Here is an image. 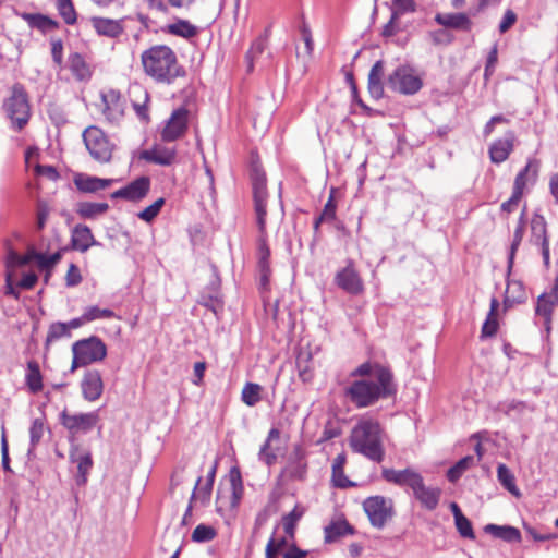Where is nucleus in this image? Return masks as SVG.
<instances>
[{
	"label": "nucleus",
	"instance_id": "obj_3",
	"mask_svg": "<svg viewBox=\"0 0 558 558\" xmlns=\"http://www.w3.org/2000/svg\"><path fill=\"white\" fill-rule=\"evenodd\" d=\"M384 432L376 420L362 417L352 428L350 447L372 461L380 462L385 457Z\"/></svg>",
	"mask_w": 558,
	"mask_h": 558
},
{
	"label": "nucleus",
	"instance_id": "obj_8",
	"mask_svg": "<svg viewBox=\"0 0 558 558\" xmlns=\"http://www.w3.org/2000/svg\"><path fill=\"white\" fill-rule=\"evenodd\" d=\"M84 144L90 156L98 162L110 161L113 146L97 126H88L83 133Z\"/></svg>",
	"mask_w": 558,
	"mask_h": 558
},
{
	"label": "nucleus",
	"instance_id": "obj_49",
	"mask_svg": "<svg viewBox=\"0 0 558 558\" xmlns=\"http://www.w3.org/2000/svg\"><path fill=\"white\" fill-rule=\"evenodd\" d=\"M114 313L109 308H100L98 306H89L84 311V319L93 322L96 319L112 318Z\"/></svg>",
	"mask_w": 558,
	"mask_h": 558
},
{
	"label": "nucleus",
	"instance_id": "obj_15",
	"mask_svg": "<svg viewBox=\"0 0 558 558\" xmlns=\"http://www.w3.org/2000/svg\"><path fill=\"white\" fill-rule=\"evenodd\" d=\"M70 461L77 466V485H84L87 482V474L93 466L90 452L78 445H73L70 450Z\"/></svg>",
	"mask_w": 558,
	"mask_h": 558
},
{
	"label": "nucleus",
	"instance_id": "obj_28",
	"mask_svg": "<svg viewBox=\"0 0 558 558\" xmlns=\"http://www.w3.org/2000/svg\"><path fill=\"white\" fill-rule=\"evenodd\" d=\"M558 304V295L557 292L543 293L537 299L536 304V314L543 316L546 320V324L549 325L551 313L556 305ZM549 328V326H547Z\"/></svg>",
	"mask_w": 558,
	"mask_h": 558
},
{
	"label": "nucleus",
	"instance_id": "obj_33",
	"mask_svg": "<svg viewBox=\"0 0 558 558\" xmlns=\"http://www.w3.org/2000/svg\"><path fill=\"white\" fill-rule=\"evenodd\" d=\"M498 307H499L498 300L496 298H492L489 313H488L487 318L484 322L483 327H482V335L484 337H492V336L496 335V332L498 330V322L496 318Z\"/></svg>",
	"mask_w": 558,
	"mask_h": 558
},
{
	"label": "nucleus",
	"instance_id": "obj_34",
	"mask_svg": "<svg viewBox=\"0 0 558 558\" xmlns=\"http://www.w3.org/2000/svg\"><path fill=\"white\" fill-rule=\"evenodd\" d=\"M166 32L183 38H192L197 34V27L186 20H178L177 22L167 25Z\"/></svg>",
	"mask_w": 558,
	"mask_h": 558
},
{
	"label": "nucleus",
	"instance_id": "obj_30",
	"mask_svg": "<svg viewBox=\"0 0 558 558\" xmlns=\"http://www.w3.org/2000/svg\"><path fill=\"white\" fill-rule=\"evenodd\" d=\"M352 532V527L345 520L333 521L325 527V542L332 543Z\"/></svg>",
	"mask_w": 558,
	"mask_h": 558
},
{
	"label": "nucleus",
	"instance_id": "obj_27",
	"mask_svg": "<svg viewBox=\"0 0 558 558\" xmlns=\"http://www.w3.org/2000/svg\"><path fill=\"white\" fill-rule=\"evenodd\" d=\"M484 531L496 538H500L509 543H518L521 541L520 531L510 525L487 524L484 527Z\"/></svg>",
	"mask_w": 558,
	"mask_h": 558
},
{
	"label": "nucleus",
	"instance_id": "obj_5",
	"mask_svg": "<svg viewBox=\"0 0 558 558\" xmlns=\"http://www.w3.org/2000/svg\"><path fill=\"white\" fill-rule=\"evenodd\" d=\"M73 361L71 369L102 361L107 354L106 344L97 337L76 341L72 347Z\"/></svg>",
	"mask_w": 558,
	"mask_h": 558
},
{
	"label": "nucleus",
	"instance_id": "obj_36",
	"mask_svg": "<svg viewBox=\"0 0 558 558\" xmlns=\"http://www.w3.org/2000/svg\"><path fill=\"white\" fill-rule=\"evenodd\" d=\"M263 387L255 383H246L241 392V400L247 407H254L262 400Z\"/></svg>",
	"mask_w": 558,
	"mask_h": 558
},
{
	"label": "nucleus",
	"instance_id": "obj_54",
	"mask_svg": "<svg viewBox=\"0 0 558 558\" xmlns=\"http://www.w3.org/2000/svg\"><path fill=\"white\" fill-rule=\"evenodd\" d=\"M20 266H12L9 267L7 264V274H5V294L12 295L15 299H19V292L16 291L14 287V277H15V270Z\"/></svg>",
	"mask_w": 558,
	"mask_h": 558
},
{
	"label": "nucleus",
	"instance_id": "obj_51",
	"mask_svg": "<svg viewBox=\"0 0 558 558\" xmlns=\"http://www.w3.org/2000/svg\"><path fill=\"white\" fill-rule=\"evenodd\" d=\"M71 332L69 331V326L66 323H53L50 325L48 335H47V342L56 341L58 339H61L63 337H70Z\"/></svg>",
	"mask_w": 558,
	"mask_h": 558
},
{
	"label": "nucleus",
	"instance_id": "obj_57",
	"mask_svg": "<svg viewBox=\"0 0 558 558\" xmlns=\"http://www.w3.org/2000/svg\"><path fill=\"white\" fill-rule=\"evenodd\" d=\"M531 167H532V165L527 163L524 167V169L518 173V175L514 180V186H513V192L517 193V195H522L523 189L525 187V184H526V177L530 173Z\"/></svg>",
	"mask_w": 558,
	"mask_h": 558
},
{
	"label": "nucleus",
	"instance_id": "obj_17",
	"mask_svg": "<svg viewBox=\"0 0 558 558\" xmlns=\"http://www.w3.org/2000/svg\"><path fill=\"white\" fill-rule=\"evenodd\" d=\"M83 397L88 401H96L104 390V383L98 371L87 372L81 383Z\"/></svg>",
	"mask_w": 558,
	"mask_h": 558
},
{
	"label": "nucleus",
	"instance_id": "obj_55",
	"mask_svg": "<svg viewBox=\"0 0 558 558\" xmlns=\"http://www.w3.org/2000/svg\"><path fill=\"white\" fill-rule=\"evenodd\" d=\"M264 49H265V40L264 39L258 38L257 40L254 41L251 49L246 53L248 71H251L253 69L254 58L262 54Z\"/></svg>",
	"mask_w": 558,
	"mask_h": 558
},
{
	"label": "nucleus",
	"instance_id": "obj_22",
	"mask_svg": "<svg viewBox=\"0 0 558 558\" xmlns=\"http://www.w3.org/2000/svg\"><path fill=\"white\" fill-rule=\"evenodd\" d=\"M435 21L448 28L470 31L472 22L464 13H438Z\"/></svg>",
	"mask_w": 558,
	"mask_h": 558
},
{
	"label": "nucleus",
	"instance_id": "obj_48",
	"mask_svg": "<svg viewBox=\"0 0 558 558\" xmlns=\"http://www.w3.org/2000/svg\"><path fill=\"white\" fill-rule=\"evenodd\" d=\"M58 10L66 24L75 23L76 13L71 0H58Z\"/></svg>",
	"mask_w": 558,
	"mask_h": 558
},
{
	"label": "nucleus",
	"instance_id": "obj_10",
	"mask_svg": "<svg viewBox=\"0 0 558 558\" xmlns=\"http://www.w3.org/2000/svg\"><path fill=\"white\" fill-rule=\"evenodd\" d=\"M189 120L190 111L185 107L173 110L161 131V140L173 142L182 137L187 130Z\"/></svg>",
	"mask_w": 558,
	"mask_h": 558
},
{
	"label": "nucleus",
	"instance_id": "obj_2",
	"mask_svg": "<svg viewBox=\"0 0 558 558\" xmlns=\"http://www.w3.org/2000/svg\"><path fill=\"white\" fill-rule=\"evenodd\" d=\"M142 65L146 75L162 84H171L184 75L174 51L166 45H156L143 51Z\"/></svg>",
	"mask_w": 558,
	"mask_h": 558
},
{
	"label": "nucleus",
	"instance_id": "obj_18",
	"mask_svg": "<svg viewBox=\"0 0 558 558\" xmlns=\"http://www.w3.org/2000/svg\"><path fill=\"white\" fill-rule=\"evenodd\" d=\"M114 182V179H101L84 173L76 174L74 178L75 186L84 193H96L111 186Z\"/></svg>",
	"mask_w": 558,
	"mask_h": 558
},
{
	"label": "nucleus",
	"instance_id": "obj_11",
	"mask_svg": "<svg viewBox=\"0 0 558 558\" xmlns=\"http://www.w3.org/2000/svg\"><path fill=\"white\" fill-rule=\"evenodd\" d=\"M99 421L97 412L68 414L63 412L61 414L62 425L69 429L73 435L86 434L92 430Z\"/></svg>",
	"mask_w": 558,
	"mask_h": 558
},
{
	"label": "nucleus",
	"instance_id": "obj_58",
	"mask_svg": "<svg viewBox=\"0 0 558 558\" xmlns=\"http://www.w3.org/2000/svg\"><path fill=\"white\" fill-rule=\"evenodd\" d=\"M300 518H301V513H298L296 510L291 511L288 515H286L283 518V520H282L283 530L289 536H291V537L293 536L295 523Z\"/></svg>",
	"mask_w": 558,
	"mask_h": 558
},
{
	"label": "nucleus",
	"instance_id": "obj_20",
	"mask_svg": "<svg viewBox=\"0 0 558 558\" xmlns=\"http://www.w3.org/2000/svg\"><path fill=\"white\" fill-rule=\"evenodd\" d=\"M177 151L174 148L156 145L151 149L143 150L141 159L160 166H170L174 162Z\"/></svg>",
	"mask_w": 558,
	"mask_h": 558
},
{
	"label": "nucleus",
	"instance_id": "obj_52",
	"mask_svg": "<svg viewBox=\"0 0 558 558\" xmlns=\"http://www.w3.org/2000/svg\"><path fill=\"white\" fill-rule=\"evenodd\" d=\"M532 234L537 243L547 239L546 235V222L542 216H535L531 222Z\"/></svg>",
	"mask_w": 558,
	"mask_h": 558
},
{
	"label": "nucleus",
	"instance_id": "obj_23",
	"mask_svg": "<svg viewBox=\"0 0 558 558\" xmlns=\"http://www.w3.org/2000/svg\"><path fill=\"white\" fill-rule=\"evenodd\" d=\"M513 134L507 133L505 138L494 142L489 149L490 160L495 163L505 161L513 148Z\"/></svg>",
	"mask_w": 558,
	"mask_h": 558
},
{
	"label": "nucleus",
	"instance_id": "obj_6",
	"mask_svg": "<svg viewBox=\"0 0 558 558\" xmlns=\"http://www.w3.org/2000/svg\"><path fill=\"white\" fill-rule=\"evenodd\" d=\"M386 85L392 92L402 95H414L423 87V80L413 68L399 65L388 75Z\"/></svg>",
	"mask_w": 558,
	"mask_h": 558
},
{
	"label": "nucleus",
	"instance_id": "obj_21",
	"mask_svg": "<svg viewBox=\"0 0 558 558\" xmlns=\"http://www.w3.org/2000/svg\"><path fill=\"white\" fill-rule=\"evenodd\" d=\"M71 241L73 247L82 253L86 252L90 246L99 244L94 239L90 229L85 225L74 227Z\"/></svg>",
	"mask_w": 558,
	"mask_h": 558
},
{
	"label": "nucleus",
	"instance_id": "obj_62",
	"mask_svg": "<svg viewBox=\"0 0 558 558\" xmlns=\"http://www.w3.org/2000/svg\"><path fill=\"white\" fill-rule=\"evenodd\" d=\"M517 21V15L512 10H507L499 24L500 33H506Z\"/></svg>",
	"mask_w": 558,
	"mask_h": 558
},
{
	"label": "nucleus",
	"instance_id": "obj_41",
	"mask_svg": "<svg viewBox=\"0 0 558 558\" xmlns=\"http://www.w3.org/2000/svg\"><path fill=\"white\" fill-rule=\"evenodd\" d=\"M45 432V424L43 418H35L32 422L29 428V440L31 448L28 449V454H32L33 449L40 442Z\"/></svg>",
	"mask_w": 558,
	"mask_h": 558
},
{
	"label": "nucleus",
	"instance_id": "obj_63",
	"mask_svg": "<svg viewBox=\"0 0 558 558\" xmlns=\"http://www.w3.org/2000/svg\"><path fill=\"white\" fill-rule=\"evenodd\" d=\"M35 171L38 175L46 177L51 181H56L59 178L57 170L51 166L37 165Z\"/></svg>",
	"mask_w": 558,
	"mask_h": 558
},
{
	"label": "nucleus",
	"instance_id": "obj_47",
	"mask_svg": "<svg viewBox=\"0 0 558 558\" xmlns=\"http://www.w3.org/2000/svg\"><path fill=\"white\" fill-rule=\"evenodd\" d=\"M216 531L214 527L205 524L197 525L192 533V541L197 543L209 542L215 538Z\"/></svg>",
	"mask_w": 558,
	"mask_h": 558
},
{
	"label": "nucleus",
	"instance_id": "obj_24",
	"mask_svg": "<svg viewBox=\"0 0 558 558\" xmlns=\"http://www.w3.org/2000/svg\"><path fill=\"white\" fill-rule=\"evenodd\" d=\"M90 23L97 34L101 36L114 38L123 32V26L118 20L92 17Z\"/></svg>",
	"mask_w": 558,
	"mask_h": 558
},
{
	"label": "nucleus",
	"instance_id": "obj_19",
	"mask_svg": "<svg viewBox=\"0 0 558 558\" xmlns=\"http://www.w3.org/2000/svg\"><path fill=\"white\" fill-rule=\"evenodd\" d=\"M101 100L104 104L102 112L110 122H116L123 116V106L119 92L110 89L102 93Z\"/></svg>",
	"mask_w": 558,
	"mask_h": 558
},
{
	"label": "nucleus",
	"instance_id": "obj_40",
	"mask_svg": "<svg viewBox=\"0 0 558 558\" xmlns=\"http://www.w3.org/2000/svg\"><path fill=\"white\" fill-rule=\"evenodd\" d=\"M24 19L32 27L38 28L43 32H47L57 27V23L53 20L41 14H25Z\"/></svg>",
	"mask_w": 558,
	"mask_h": 558
},
{
	"label": "nucleus",
	"instance_id": "obj_50",
	"mask_svg": "<svg viewBox=\"0 0 558 558\" xmlns=\"http://www.w3.org/2000/svg\"><path fill=\"white\" fill-rule=\"evenodd\" d=\"M525 298L522 283L519 281H508L506 290V301L521 302Z\"/></svg>",
	"mask_w": 558,
	"mask_h": 558
},
{
	"label": "nucleus",
	"instance_id": "obj_56",
	"mask_svg": "<svg viewBox=\"0 0 558 558\" xmlns=\"http://www.w3.org/2000/svg\"><path fill=\"white\" fill-rule=\"evenodd\" d=\"M336 216V204L333 202L332 196L329 197L328 202L325 204L324 210L322 215L315 221V228L319 226L323 221L332 220Z\"/></svg>",
	"mask_w": 558,
	"mask_h": 558
},
{
	"label": "nucleus",
	"instance_id": "obj_64",
	"mask_svg": "<svg viewBox=\"0 0 558 558\" xmlns=\"http://www.w3.org/2000/svg\"><path fill=\"white\" fill-rule=\"evenodd\" d=\"M62 52H63L62 41L60 39L51 40L52 59L58 65H61V63H62Z\"/></svg>",
	"mask_w": 558,
	"mask_h": 558
},
{
	"label": "nucleus",
	"instance_id": "obj_37",
	"mask_svg": "<svg viewBox=\"0 0 558 558\" xmlns=\"http://www.w3.org/2000/svg\"><path fill=\"white\" fill-rule=\"evenodd\" d=\"M280 437V433L278 429L272 428L270 429L267 440L264 444V446L259 450V459L267 463L268 465L272 464L277 458L276 451L271 449V442L274 440H278Z\"/></svg>",
	"mask_w": 558,
	"mask_h": 558
},
{
	"label": "nucleus",
	"instance_id": "obj_46",
	"mask_svg": "<svg viewBox=\"0 0 558 558\" xmlns=\"http://www.w3.org/2000/svg\"><path fill=\"white\" fill-rule=\"evenodd\" d=\"M523 232H524V221H523V215H522L520 218L519 225L515 228L514 233H513V241L511 244V250H510V255H509V260H508V270L509 271L511 270L512 265H513L515 251L518 250L520 243L522 242Z\"/></svg>",
	"mask_w": 558,
	"mask_h": 558
},
{
	"label": "nucleus",
	"instance_id": "obj_60",
	"mask_svg": "<svg viewBox=\"0 0 558 558\" xmlns=\"http://www.w3.org/2000/svg\"><path fill=\"white\" fill-rule=\"evenodd\" d=\"M414 3L413 0H395L393 1V10L392 13H397V16L403 14L404 12L413 11Z\"/></svg>",
	"mask_w": 558,
	"mask_h": 558
},
{
	"label": "nucleus",
	"instance_id": "obj_61",
	"mask_svg": "<svg viewBox=\"0 0 558 558\" xmlns=\"http://www.w3.org/2000/svg\"><path fill=\"white\" fill-rule=\"evenodd\" d=\"M65 279H66V284L69 287H74L81 282L82 276H81L80 269L74 264L70 265Z\"/></svg>",
	"mask_w": 558,
	"mask_h": 558
},
{
	"label": "nucleus",
	"instance_id": "obj_16",
	"mask_svg": "<svg viewBox=\"0 0 558 558\" xmlns=\"http://www.w3.org/2000/svg\"><path fill=\"white\" fill-rule=\"evenodd\" d=\"M412 493L414 497L421 502V505L427 510L436 509L441 496V489L438 487L426 486L424 484L423 477L414 487Z\"/></svg>",
	"mask_w": 558,
	"mask_h": 558
},
{
	"label": "nucleus",
	"instance_id": "obj_39",
	"mask_svg": "<svg viewBox=\"0 0 558 558\" xmlns=\"http://www.w3.org/2000/svg\"><path fill=\"white\" fill-rule=\"evenodd\" d=\"M474 464V458L466 456L460 459L452 468L447 472V477L450 482H457L462 474Z\"/></svg>",
	"mask_w": 558,
	"mask_h": 558
},
{
	"label": "nucleus",
	"instance_id": "obj_1",
	"mask_svg": "<svg viewBox=\"0 0 558 558\" xmlns=\"http://www.w3.org/2000/svg\"><path fill=\"white\" fill-rule=\"evenodd\" d=\"M396 393V385L391 372L377 366L374 379H361L353 381L347 389L345 395L357 408L373 405L381 398H388Z\"/></svg>",
	"mask_w": 558,
	"mask_h": 558
},
{
	"label": "nucleus",
	"instance_id": "obj_32",
	"mask_svg": "<svg viewBox=\"0 0 558 558\" xmlns=\"http://www.w3.org/2000/svg\"><path fill=\"white\" fill-rule=\"evenodd\" d=\"M109 205L107 203L83 202L77 205L76 213L84 219H93L107 213Z\"/></svg>",
	"mask_w": 558,
	"mask_h": 558
},
{
	"label": "nucleus",
	"instance_id": "obj_38",
	"mask_svg": "<svg viewBox=\"0 0 558 558\" xmlns=\"http://www.w3.org/2000/svg\"><path fill=\"white\" fill-rule=\"evenodd\" d=\"M229 481L231 486L232 500L231 506L235 507L243 496V483L241 472L238 468H232L229 473Z\"/></svg>",
	"mask_w": 558,
	"mask_h": 558
},
{
	"label": "nucleus",
	"instance_id": "obj_42",
	"mask_svg": "<svg viewBox=\"0 0 558 558\" xmlns=\"http://www.w3.org/2000/svg\"><path fill=\"white\" fill-rule=\"evenodd\" d=\"M266 199L267 198L254 199L256 223L258 227L259 234L262 235L266 234Z\"/></svg>",
	"mask_w": 558,
	"mask_h": 558
},
{
	"label": "nucleus",
	"instance_id": "obj_44",
	"mask_svg": "<svg viewBox=\"0 0 558 558\" xmlns=\"http://www.w3.org/2000/svg\"><path fill=\"white\" fill-rule=\"evenodd\" d=\"M27 385L33 392H38L43 388L41 375L35 363L28 364V373L26 376Z\"/></svg>",
	"mask_w": 558,
	"mask_h": 558
},
{
	"label": "nucleus",
	"instance_id": "obj_43",
	"mask_svg": "<svg viewBox=\"0 0 558 558\" xmlns=\"http://www.w3.org/2000/svg\"><path fill=\"white\" fill-rule=\"evenodd\" d=\"M252 180L254 199L267 198L265 174L263 172H259L258 170H254Z\"/></svg>",
	"mask_w": 558,
	"mask_h": 558
},
{
	"label": "nucleus",
	"instance_id": "obj_12",
	"mask_svg": "<svg viewBox=\"0 0 558 558\" xmlns=\"http://www.w3.org/2000/svg\"><path fill=\"white\" fill-rule=\"evenodd\" d=\"M150 190V179L148 177H140L122 189L110 194L112 199H125L129 202H140L146 197Z\"/></svg>",
	"mask_w": 558,
	"mask_h": 558
},
{
	"label": "nucleus",
	"instance_id": "obj_53",
	"mask_svg": "<svg viewBox=\"0 0 558 558\" xmlns=\"http://www.w3.org/2000/svg\"><path fill=\"white\" fill-rule=\"evenodd\" d=\"M454 525L457 527V531L459 532V534L462 537L469 538V539L475 538L472 523L465 515H462V517L456 519Z\"/></svg>",
	"mask_w": 558,
	"mask_h": 558
},
{
	"label": "nucleus",
	"instance_id": "obj_35",
	"mask_svg": "<svg viewBox=\"0 0 558 558\" xmlns=\"http://www.w3.org/2000/svg\"><path fill=\"white\" fill-rule=\"evenodd\" d=\"M497 478L499 483L513 496H520V492L515 485V478L509 468L502 463L497 466Z\"/></svg>",
	"mask_w": 558,
	"mask_h": 558
},
{
	"label": "nucleus",
	"instance_id": "obj_7",
	"mask_svg": "<svg viewBox=\"0 0 558 558\" xmlns=\"http://www.w3.org/2000/svg\"><path fill=\"white\" fill-rule=\"evenodd\" d=\"M363 509L372 526L383 529L395 515L393 501L384 496H371L363 501Z\"/></svg>",
	"mask_w": 558,
	"mask_h": 558
},
{
	"label": "nucleus",
	"instance_id": "obj_26",
	"mask_svg": "<svg viewBox=\"0 0 558 558\" xmlns=\"http://www.w3.org/2000/svg\"><path fill=\"white\" fill-rule=\"evenodd\" d=\"M265 235L259 234V260H258V271L260 276V286L263 289H267L270 277V267H269V255L270 251L265 243Z\"/></svg>",
	"mask_w": 558,
	"mask_h": 558
},
{
	"label": "nucleus",
	"instance_id": "obj_29",
	"mask_svg": "<svg viewBox=\"0 0 558 558\" xmlns=\"http://www.w3.org/2000/svg\"><path fill=\"white\" fill-rule=\"evenodd\" d=\"M345 456L338 454L332 461V483L340 488L353 486V483L344 475Z\"/></svg>",
	"mask_w": 558,
	"mask_h": 558
},
{
	"label": "nucleus",
	"instance_id": "obj_31",
	"mask_svg": "<svg viewBox=\"0 0 558 558\" xmlns=\"http://www.w3.org/2000/svg\"><path fill=\"white\" fill-rule=\"evenodd\" d=\"M69 66L72 74L78 81H86L90 77L92 72L89 65L86 63L84 58L80 53H73L69 59Z\"/></svg>",
	"mask_w": 558,
	"mask_h": 558
},
{
	"label": "nucleus",
	"instance_id": "obj_13",
	"mask_svg": "<svg viewBox=\"0 0 558 558\" xmlns=\"http://www.w3.org/2000/svg\"><path fill=\"white\" fill-rule=\"evenodd\" d=\"M335 281L339 288L350 294H360L364 290L363 281L356 269L353 267L352 262L337 272Z\"/></svg>",
	"mask_w": 558,
	"mask_h": 558
},
{
	"label": "nucleus",
	"instance_id": "obj_14",
	"mask_svg": "<svg viewBox=\"0 0 558 558\" xmlns=\"http://www.w3.org/2000/svg\"><path fill=\"white\" fill-rule=\"evenodd\" d=\"M383 478L391 484L409 487L412 490L420 483L422 475L411 468H407L404 470H396L384 468L381 471Z\"/></svg>",
	"mask_w": 558,
	"mask_h": 558
},
{
	"label": "nucleus",
	"instance_id": "obj_25",
	"mask_svg": "<svg viewBox=\"0 0 558 558\" xmlns=\"http://www.w3.org/2000/svg\"><path fill=\"white\" fill-rule=\"evenodd\" d=\"M384 62L381 60L375 62L368 74V92L375 99H379L384 95Z\"/></svg>",
	"mask_w": 558,
	"mask_h": 558
},
{
	"label": "nucleus",
	"instance_id": "obj_59",
	"mask_svg": "<svg viewBox=\"0 0 558 558\" xmlns=\"http://www.w3.org/2000/svg\"><path fill=\"white\" fill-rule=\"evenodd\" d=\"M430 38L435 45H448L452 41V35L446 29H438L432 32Z\"/></svg>",
	"mask_w": 558,
	"mask_h": 558
},
{
	"label": "nucleus",
	"instance_id": "obj_4",
	"mask_svg": "<svg viewBox=\"0 0 558 558\" xmlns=\"http://www.w3.org/2000/svg\"><path fill=\"white\" fill-rule=\"evenodd\" d=\"M3 110L14 130L21 131L28 123L31 106L27 94L21 84L13 85L11 96L3 102Z\"/></svg>",
	"mask_w": 558,
	"mask_h": 558
},
{
	"label": "nucleus",
	"instance_id": "obj_9",
	"mask_svg": "<svg viewBox=\"0 0 558 558\" xmlns=\"http://www.w3.org/2000/svg\"><path fill=\"white\" fill-rule=\"evenodd\" d=\"M61 254L54 253L52 255H45L43 253H37L34 248H29L25 255H20L13 250H10L8 253V265L12 266H25L31 262H36L37 266L41 270H46L47 274L45 276V281H48L50 269L60 260Z\"/></svg>",
	"mask_w": 558,
	"mask_h": 558
},
{
	"label": "nucleus",
	"instance_id": "obj_45",
	"mask_svg": "<svg viewBox=\"0 0 558 558\" xmlns=\"http://www.w3.org/2000/svg\"><path fill=\"white\" fill-rule=\"evenodd\" d=\"M165 205V198L160 197L156 199L151 205L137 214V217L146 222H151L160 213Z\"/></svg>",
	"mask_w": 558,
	"mask_h": 558
}]
</instances>
